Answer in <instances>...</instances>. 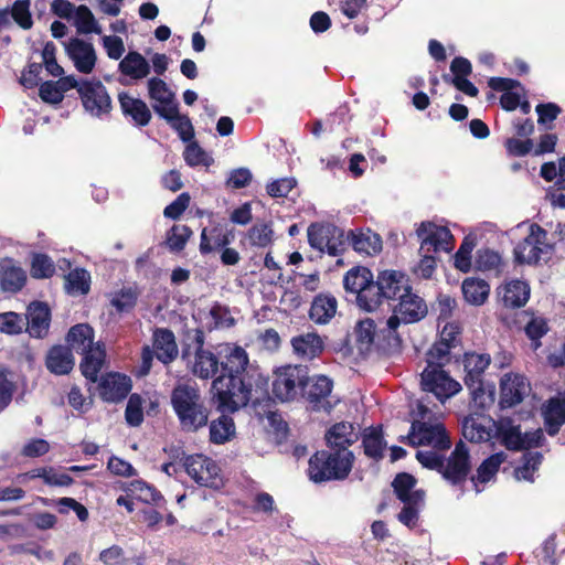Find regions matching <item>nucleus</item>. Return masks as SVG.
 Wrapping results in <instances>:
<instances>
[{
    "instance_id": "1",
    "label": "nucleus",
    "mask_w": 565,
    "mask_h": 565,
    "mask_svg": "<svg viewBox=\"0 0 565 565\" xmlns=\"http://www.w3.org/2000/svg\"><path fill=\"white\" fill-rule=\"evenodd\" d=\"M221 373L211 385L212 401L221 413L234 414L250 403V379L255 372L247 352L239 345L224 344L217 351Z\"/></svg>"
},
{
    "instance_id": "2",
    "label": "nucleus",
    "mask_w": 565,
    "mask_h": 565,
    "mask_svg": "<svg viewBox=\"0 0 565 565\" xmlns=\"http://www.w3.org/2000/svg\"><path fill=\"white\" fill-rule=\"evenodd\" d=\"M392 311L393 315L386 321V334L383 335L387 343L380 341L377 344L379 350L385 355H393L402 350L403 340L397 332L398 327L402 323L411 324L423 320L428 313V308L425 300L413 292L412 286H407Z\"/></svg>"
},
{
    "instance_id": "3",
    "label": "nucleus",
    "mask_w": 565,
    "mask_h": 565,
    "mask_svg": "<svg viewBox=\"0 0 565 565\" xmlns=\"http://www.w3.org/2000/svg\"><path fill=\"white\" fill-rule=\"evenodd\" d=\"M170 402L182 430L196 433L209 424L210 409L196 386L178 383L172 388Z\"/></svg>"
},
{
    "instance_id": "4",
    "label": "nucleus",
    "mask_w": 565,
    "mask_h": 565,
    "mask_svg": "<svg viewBox=\"0 0 565 565\" xmlns=\"http://www.w3.org/2000/svg\"><path fill=\"white\" fill-rule=\"evenodd\" d=\"M353 451L318 450L309 459V479L317 483L345 480L354 466Z\"/></svg>"
},
{
    "instance_id": "5",
    "label": "nucleus",
    "mask_w": 565,
    "mask_h": 565,
    "mask_svg": "<svg viewBox=\"0 0 565 565\" xmlns=\"http://www.w3.org/2000/svg\"><path fill=\"white\" fill-rule=\"evenodd\" d=\"M420 387L424 392L433 393L440 403H445L462 390L461 384L444 370V363L429 359L427 367L420 374Z\"/></svg>"
},
{
    "instance_id": "6",
    "label": "nucleus",
    "mask_w": 565,
    "mask_h": 565,
    "mask_svg": "<svg viewBox=\"0 0 565 565\" xmlns=\"http://www.w3.org/2000/svg\"><path fill=\"white\" fill-rule=\"evenodd\" d=\"M412 447L433 446L437 451L450 449L451 440L444 424H430L424 420H413L407 436L399 438Z\"/></svg>"
},
{
    "instance_id": "7",
    "label": "nucleus",
    "mask_w": 565,
    "mask_h": 565,
    "mask_svg": "<svg viewBox=\"0 0 565 565\" xmlns=\"http://www.w3.org/2000/svg\"><path fill=\"white\" fill-rule=\"evenodd\" d=\"M409 285L408 276L401 270L385 269L379 273L376 279L373 278L372 290L376 291L375 300L370 301V312L375 311L384 300H399V296L405 292Z\"/></svg>"
},
{
    "instance_id": "8",
    "label": "nucleus",
    "mask_w": 565,
    "mask_h": 565,
    "mask_svg": "<svg viewBox=\"0 0 565 565\" xmlns=\"http://www.w3.org/2000/svg\"><path fill=\"white\" fill-rule=\"evenodd\" d=\"M79 99L86 113L92 117L104 119L110 116L113 100L106 86L100 81L83 79Z\"/></svg>"
},
{
    "instance_id": "9",
    "label": "nucleus",
    "mask_w": 565,
    "mask_h": 565,
    "mask_svg": "<svg viewBox=\"0 0 565 565\" xmlns=\"http://www.w3.org/2000/svg\"><path fill=\"white\" fill-rule=\"evenodd\" d=\"M300 383V394L311 404L312 411H323L328 414L332 412L335 403H331L327 399L333 390L332 379L323 374L315 375L312 377H310L309 374H306L303 381Z\"/></svg>"
},
{
    "instance_id": "10",
    "label": "nucleus",
    "mask_w": 565,
    "mask_h": 565,
    "mask_svg": "<svg viewBox=\"0 0 565 565\" xmlns=\"http://www.w3.org/2000/svg\"><path fill=\"white\" fill-rule=\"evenodd\" d=\"M309 373L306 365H285L275 372L273 394L281 403L294 401L297 397V388H301L305 375Z\"/></svg>"
},
{
    "instance_id": "11",
    "label": "nucleus",
    "mask_w": 565,
    "mask_h": 565,
    "mask_svg": "<svg viewBox=\"0 0 565 565\" xmlns=\"http://www.w3.org/2000/svg\"><path fill=\"white\" fill-rule=\"evenodd\" d=\"M471 469L469 448L460 440L456 444L449 457H445L440 475L451 486H460L468 479Z\"/></svg>"
},
{
    "instance_id": "12",
    "label": "nucleus",
    "mask_w": 565,
    "mask_h": 565,
    "mask_svg": "<svg viewBox=\"0 0 565 565\" xmlns=\"http://www.w3.org/2000/svg\"><path fill=\"white\" fill-rule=\"evenodd\" d=\"M373 278L371 269L361 265L352 267L343 277L344 290L355 295L356 306L365 312H370L371 308L366 296L367 291H372Z\"/></svg>"
},
{
    "instance_id": "13",
    "label": "nucleus",
    "mask_w": 565,
    "mask_h": 565,
    "mask_svg": "<svg viewBox=\"0 0 565 565\" xmlns=\"http://www.w3.org/2000/svg\"><path fill=\"white\" fill-rule=\"evenodd\" d=\"M97 388L103 402L120 403L129 395L132 381L127 374L111 371L100 376Z\"/></svg>"
},
{
    "instance_id": "14",
    "label": "nucleus",
    "mask_w": 565,
    "mask_h": 565,
    "mask_svg": "<svg viewBox=\"0 0 565 565\" xmlns=\"http://www.w3.org/2000/svg\"><path fill=\"white\" fill-rule=\"evenodd\" d=\"M530 390L527 379L518 373H507L500 380V401L501 409L511 408L522 403Z\"/></svg>"
},
{
    "instance_id": "15",
    "label": "nucleus",
    "mask_w": 565,
    "mask_h": 565,
    "mask_svg": "<svg viewBox=\"0 0 565 565\" xmlns=\"http://www.w3.org/2000/svg\"><path fill=\"white\" fill-rule=\"evenodd\" d=\"M360 439V431L355 430L354 424L342 420L331 425L324 433L326 446L331 451H351L350 446Z\"/></svg>"
},
{
    "instance_id": "16",
    "label": "nucleus",
    "mask_w": 565,
    "mask_h": 565,
    "mask_svg": "<svg viewBox=\"0 0 565 565\" xmlns=\"http://www.w3.org/2000/svg\"><path fill=\"white\" fill-rule=\"evenodd\" d=\"M386 329L381 330L379 334H376V324L375 321L371 318H364L356 322L354 327V333H355V341L359 354L366 359L369 354L372 351L373 345L376 347V350L382 353L379 350V342L387 343V340H384L383 335L386 334Z\"/></svg>"
},
{
    "instance_id": "17",
    "label": "nucleus",
    "mask_w": 565,
    "mask_h": 565,
    "mask_svg": "<svg viewBox=\"0 0 565 565\" xmlns=\"http://www.w3.org/2000/svg\"><path fill=\"white\" fill-rule=\"evenodd\" d=\"M234 239V228H227L226 224L217 223L210 230L206 227L202 230L199 250L202 255H207L220 248L230 246Z\"/></svg>"
},
{
    "instance_id": "18",
    "label": "nucleus",
    "mask_w": 565,
    "mask_h": 565,
    "mask_svg": "<svg viewBox=\"0 0 565 565\" xmlns=\"http://www.w3.org/2000/svg\"><path fill=\"white\" fill-rule=\"evenodd\" d=\"M66 53L73 61L75 68L83 74L93 72L97 56L92 43L85 42L78 38L70 39L66 44Z\"/></svg>"
},
{
    "instance_id": "19",
    "label": "nucleus",
    "mask_w": 565,
    "mask_h": 565,
    "mask_svg": "<svg viewBox=\"0 0 565 565\" xmlns=\"http://www.w3.org/2000/svg\"><path fill=\"white\" fill-rule=\"evenodd\" d=\"M51 308L47 302L32 301L28 306V332L32 338L43 339L47 335L51 324Z\"/></svg>"
},
{
    "instance_id": "20",
    "label": "nucleus",
    "mask_w": 565,
    "mask_h": 565,
    "mask_svg": "<svg viewBox=\"0 0 565 565\" xmlns=\"http://www.w3.org/2000/svg\"><path fill=\"white\" fill-rule=\"evenodd\" d=\"M45 366L54 375H68L75 366V356L70 347L52 345L45 355Z\"/></svg>"
},
{
    "instance_id": "21",
    "label": "nucleus",
    "mask_w": 565,
    "mask_h": 565,
    "mask_svg": "<svg viewBox=\"0 0 565 565\" xmlns=\"http://www.w3.org/2000/svg\"><path fill=\"white\" fill-rule=\"evenodd\" d=\"M362 440V448L364 455L374 460L380 461L384 458V451L387 447V441L384 438L383 426H369L360 433Z\"/></svg>"
},
{
    "instance_id": "22",
    "label": "nucleus",
    "mask_w": 565,
    "mask_h": 565,
    "mask_svg": "<svg viewBox=\"0 0 565 565\" xmlns=\"http://www.w3.org/2000/svg\"><path fill=\"white\" fill-rule=\"evenodd\" d=\"M26 284V273L13 264V259L6 258L0 263V289L3 292L17 294Z\"/></svg>"
},
{
    "instance_id": "23",
    "label": "nucleus",
    "mask_w": 565,
    "mask_h": 565,
    "mask_svg": "<svg viewBox=\"0 0 565 565\" xmlns=\"http://www.w3.org/2000/svg\"><path fill=\"white\" fill-rule=\"evenodd\" d=\"M153 348L156 350V358L164 365L170 364L178 356L174 333L168 328H157L154 330Z\"/></svg>"
},
{
    "instance_id": "24",
    "label": "nucleus",
    "mask_w": 565,
    "mask_h": 565,
    "mask_svg": "<svg viewBox=\"0 0 565 565\" xmlns=\"http://www.w3.org/2000/svg\"><path fill=\"white\" fill-rule=\"evenodd\" d=\"M294 353L300 358L313 360L323 352L324 342L317 332L299 334L291 339Z\"/></svg>"
},
{
    "instance_id": "25",
    "label": "nucleus",
    "mask_w": 565,
    "mask_h": 565,
    "mask_svg": "<svg viewBox=\"0 0 565 565\" xmlns=\"http://www.w3.org/2000/svg\"><path fill=\"white\" fill-rule=\"evenodd\" d=\"M95 331L89 323H76L72 326L65 335V347L75 350L77 353H84L92 350L94 345Z\"/></svg>"
},
{
    "instance_id": "26",
    "label": "nucleus",
    "mask_w": 565,
    "mask_h": 565,
    "mask_svg": "<svg viewBox=\"0 0 565 565\" xmlns=\"http://www.w3.org/2000/svg\"><path fill=\"white\" fill-rule=\"evenodd\" d=\"M120 109L125 116L131 117L138 126H146L151 119L147 104L140 98H134L128 93L118 94Z\"/></svg>"
},
{
    "instance_id": "27",
    "label": "nucleus",
    "mask_w": 565,
    "mask_h": 565,
    "mask_svg": "<svg viewBox=\"0 0 565 565\" xmlns=\"http://www.w3.org/2000/svg\"><path fill=\"white\" fill-rule=\"evenodd\" d=\"M338 301L330 294L317 295L309 310V318L318 324H327L335 315Z\"/></svg>"
},
{
    "instance_id": "28",
    "label": "nucleus",
    "mask_w": 565,
    "mask_h": 565,
    "mask_svg": "<svg viewBox=\"0 0 565 565\" xmlns=\"http://www.w3.org/2000/svg\"><path fill=\"white\" fill-rule=\"evenodd\" d=\"M347 239L358 253L367 255L379 254L382 250V238L379 234L373 233L370 228L363 231H349Z\"/></svg>"
},
{
    "instance_id": "29",
    "label": "nucleus",
    "mask_w": 565,
    "mask_h": 565,
    "mask_svg": "<svg viewBox=\"0 0 565 565\" xmlns=\"http://www.w3.org/2000/svg\"><path fill=\"white\" fill-rule=\"evenodd\" d=\"M461 291L465 300L472 306H482L489 298L490 285L477 277H468L462 281Z\"/></svg>"
},
{
    "instance_id": "30",
    "label": "nucleus",
    "mask_w": 565,
    "mask_h": 565,
    "mask_svg": "<svg viewBox=\"0 0 565 565\" xmlns=\"http://www.w3.org/2000/svg\"><path fill=\"white\" fill-rule=\"evenodd\" d=\"M118 70L122 75L132 79H141L149 75L150 65L139 52L130 51L119 62Z\"/></svg>"
},
{
    "instance_id": "31",
    "label": "nucleus",
    "mask_w": 565,
    "mask_h": 565,
    "mask_svg": "<svg viewBox=\"0 0 565 565\" xmlns=\"http://www.w3.org/2000/svg\"><path fill=\"white\" fill-rule=\"evenodd\" d=\"M531 295L530 285L520 279H513L504 286L503 303L508 308L519 309L524 307Z\"/></svg>"
},
{
    "instance_id": "32",
    "label": "nucleus",
    "mask_w": 565,
    "mask_h": 565,
    "mask_svg": "<svg viewBox=\"0 0 565 565\" xmlns=\"http://www.w3.org/2000/svg\"><path fill=\"white\" fill-rule=\"evenodd\" d=\"M220 359L209 350H195L192 373L202 380L214 377L218 372Z\"/></svg>"
},
{
    "instance_id": "33",
    "label": "nucleus",
    "mask_w": 565,
    "mask_h": 565,
    "mask_svg": "<svg viewBox=\"0 0 565 565\" xmlns=\"http://www.w3.org/2000/svg\"><path fill=\"white\" fill-rule=\"evenodd\" d=\"M212 420L209 425L210 428V443L214 445H224L232 440L236 435L234 419L225 414Z\"/></svg>"
},
{
    "instance_id": "34",
    "label": "nucleus",
    "mask_w": 565,
    "mask_h": 565,
    "mask_svg": "<svg viewBox=\"0 0 565 565\" xmlns=\"http://www.w3.org/2000/svg\"><path fill=\"white\" fill-rule=\"evenodd\" d=\"M505 459V452L499 451L490 455L479 465V467L477 468V475L470 477V480L473 482L475 490L477 493L481 491L477 484V481L480 483H487L488 481H490L491 478L497 475L501 463H503Z\"/></svg>"
},
{
    "instance_id": "35",
    "label": "nucleus",
    "mask_w": 565,
    "mask_h": 565,
    "mask_svg": "<svg viewBox=\"0 0 565 565\" xmlns=\"http://www.w3.org/2000/svg\"><path fill=\"white\" fill-rule=\"evenodd\" d=\"M543 249L534 244L531 236H526L513 248V260L515 265H537L541 260Z\"/></svg>"
},
{
    "instance_id": "36",
    "label": "nucleus",
    "mask_w": 565,
    "mask_h": 565,
    "mask_svg": "<svg viewBox=\"0 0 565 565\" xmlns=\"http://www.w3.org/2000/svg\"><path fill=\"white\" fill-rule=\"evenodd\" d=\"M64 288L68 295H87L90 290V274L82 267L71 270L64 276Z\"/></svg>"
},
{
    "instance_id": "37",
    "label": "nucleus",
    "mask_w": 565,
    "mask_h": 565,
    "mask_svg": "<svg viewBox=\"0 0 565 565\" xmlns=\"http://www.w3.org/2000/svg\"><path fill=\"white\" fill-rule=\"evenodd\" d=\"M81 354L83 355L79 363L82 375L90 383L98 382L100 379L98 377V374L102 371L106 360L97 356L92 350Z\"/></svg>"
},
{
    "instance_id": "38",
    "label": "nucleus",
    "mask_w": 565,
    "mask_h": 565,
    "mask_svg": "<svg viewBox=\"0 0 565 565\" xmlns=\"http://www.w3.org/2000/svg\"><path fill=\"white\" fill-rule=\"evenodd\" d=\"M477 237L472 234L466 235L454 256V265L461 273L471 270V252L476 247Z\"/></svg>"
},
{
    "instance_id": "39",
    "label": "nucleus",
    "mask_w": 565,
    "mask_h": 565,
    "mask_svg": "<svg viewBox=\"0 0 565 565\" xmlns=\"http://www.w3.org/2000/svg\"><path fill=\"white\" fill-rule=\"evenodd\" d=\"M139 292L131 287H124L116 291L111 299L110 305L120 315L131 312L137 306Z\"/></svg>"
},
{
    "instance_id": "40",
    "label": "nucleus",
    "mask_w": 565,
    "mask_h": 565,
    "mask_svg": "<svg viewBox=\"0 0 565 565\" xmlns=\"http://www.w3.org/2000/svg\"><path fill=\"white\" fill-rule=\"evenodd\" d=\"M127 490L134 493H139L137 499L145 503L159 504L160 501H164L161 492L153 484L148 483L142 479L132 480Z\"/></svg>"
},
{
    "instance_id": "41",
    "label": "nucleus",
    "mask_w": 565,
    "mask_h": 565,
    "mask_svg": "<svg viewBox=\"0 0 565 565\" xmlns=\"http://www.w3.org/2000/svg\"><path fill=\"white\" fill-rule=\"evenodd\" d=\"M55 274V265L52 258L44 253H33L31 258L30 275L34 279H47Z\"/></svg>"
},
{
    "instance_id": "42",
    "label": "nucleus",
    "mask_w": 565,
    "mask_h": 565,
    "mask_svg": "<svg viewBox=\"0 0 565 565\" xmlns=\"http://www.w3.org/2000/svg\"><path fill=\"white\" fill-rule=\"evenodd\" d=\"M203 455L195 454L190 455L185 458L183 462V468L185 472L198 483L200 487H207L212 489H220L221 484L218 482L210 481L209 479H204L202 476V469H200V463H202Z\"/></svg>"
},
{
    "instance_id": "43",
    "label": "nucleus",
    "mask_w": 565,
    "mask_h": 565,
    "mask_svg": "<svg viewBox=\"0 0 565 565\" xmlns=\"http://www.w3.org/2000/svg\"><path fill=\"white\" fill-rule=\"evenodd\" d=\"M447 239L455 241L451 232L445 226H436L434 231H430L428 235H426L420 245V249L425 245H429L433 247L434 252L444 250L445 253H450L452 250V246H445L444 242Z\"/></svg>"
},
{
    "instance_id": "44",
    "label": "nucleus",
    "mask_w": 565,
    "mask_h": 565,
    "mask_svg": "<svg viewBox=\"0 0 565 565\" xmlns=\"http://www.w3.org/2000/svg\"><path fill=\"white\" fill-rule=\"evenodd\" d=\"M75 25L79 33H97L102 32L94 14L85 4L78 6L74 11Z\"/></svg>"
},
{
    "instance_id": "45",
    "label": "nucleus",
    "mask_w": 565,
    "mask_h": 565,
    "mask_svg": "<svg viewBox=\"0 0 565 565\" xmlns=\"http://www.w3.org/2000/svg\"><path fill=\"white\" fill-rule=\"evenodd\" d=\"M193 234L188 225H172L167 233L166 244L170 252L180 253L184 249L186 242Z\"/></svg>"
},
{
    "instance_id": "46",
    "label": "nucleus",
    "mask_w": 565,
    "mask_h": 565,
    "mask_svg": "<svg viewBox=\"0 0 565 565\" xmlns=\"http://www.w3.org/2000/svg\"><path fill=\"white\" fill-rule=\"evenodd\" d=\"M143 398L138 393L130 394L125 409L128 426L139 427L143 422Z\"/></svg>"
},
{
    "instance_id": "47",
    "label": "nucleus",
    "mask_w": 565,
    "mask_h": 565,
    "mask_svg": "<svg viewBox=\"0 0 565 565\" xmlns=\"http://www.w3.org/2000/svg\"><path fill=\"white\" fill-rule=\"evenodd\" d=\"M565 392L546 399L541 407L542 417H548L564 424Z\"/></svg>"
},
{
    "instance_id": "48",
    "label": "nucleus",
    "mask_w": 565,
    "mask_h": 565,
    "mask_svg": "<svg viewBox=\"0 0 565 565\" xmlns=\"http://www.w3.org/2000/svg\"><path fill=\"white\" fill-rule=\"evenodd\" d=\"M30 6V0H15L9 9L13 21L23 30H30L33 26Z\"/></svg>"
},
{
    "instance_id": "49",
    "label": "nucleus",
    "mask_w": 565,
    "mask_h": 565,
    "mask_svg": "<svg viewBox=\"0 0 565 565\" xmlns=\"http://www.w3.org/2000/svg\"><path fill=\"white\" fill-rule=\"evenodd\" d=\"M183 157L190 167H210L214 162L213 158L200 147V143H186Z\"/></svg>"
},
{
    "instance_id": "50",
    "label": "nucleus",
    "mask_w": 565,
    "mask_h": 565,
    "mask_svg": "<svg viewBox=\"0 0 565 565\" xmlns=\"http://www.w3.org/2000/svg\"><path fill=\"white\" fill-rule=\"evenodd\" d=\"M501 263L502 258L498 252L490 248H480L476 253L475 269L479 271L498 269Z\"/></svg>"
},
{
    "instance_id": "51",
    "label": "nucleus",
    "mask_w": 565,
    "mask_h": 565,
    "mask_svg": "<svg viewBox=\"0 0 565 565\" xmlns=\"http://www.w3.org/2000/svg\"><path fill=\"white\" fill-rule=\"evenodd\" d=\"M465 371H471L476 375H482L491 363L488 353L466 352L462 358Z\"/></svg>"
},
{
    "instance_id": "52",
    "label": "nucleus",
    "mask_w": 565,
    "mask_h": 565,
    "mask_svg": "<svg viewBox=\"0 0 565 565\" xmlns=\"http://www.w3.org/2000/svg\"><path fill=\"white\" fill-rule=\"evenodd\" d=\"M537 124L546 130L553 128L554 120L562 113V108L555 103H541L536 105Z\"/></svg>"
},
{
    "instance_id": "53",
    "label": "nucleus",
    "mask_w": 565,
    "mask_h": 565,
    "mask_svg": "<svg viewBox=\"0 0 565 565\" xmlns=\"http://www.w3.org/2000/svg\"><path fill=\"white\" fill-rule=\"evenodd\" d=\"M545 436L542 428H537L533 431H525L522 434L521 443L508 445V450L511 451H523L529 450L530 448H539L542 447L545 443Z\"/></svg>"
},
{
    "instance_id": "54",
    "label": "nucleus",
    "mask_w": 565,
    "mask_h": 565,
    "mask_svg": "<svg viewBox=\"0 0 565 565\" xmlns=\"http://www.w3.org/2000/svg\"><path fill=\"white\" fill-rule=\"evenodd\" d=\"M274 231L268 223L255 224L248 230L250 244L257 247H267L273 243Z\"/></svg>"
},
{
    "instance_id": "55",
    "label": "nucleus",
    "mask_w": 565,
    "mask_h": 565,
    "mask_svg": "<svg viewBox=\"0 0 565 565\" xmlns=\"http://www.w3.org/2000/svg\"><path fill=\"white\" fill-rule=\"evenodd\" d=\"M417 484V479L408 473V472H398L393 481H392V488L394 491V494L398 500H403V498L411 492L415 486Z\"/></svg>"
},
{
    "instance_id": "56",
    "label": "nucleus",
    "mask_w": 565,
    "mask_h": 565,
    "mask_svg": "<svg viewBox=\"0 0 565 565\" xmlns=\"http://www.w3.org/2000/svg\"><path fill=\"white\" fill-rule=\"evenodd\" d=\"M22 318L14 311L0 313V332L9 335L22 333Z\"/></svg>"
},
{
    "instance_id": "57",
    "label": "nucleus",
    "mask_w": 565,
    "mask_h": 565,
    "mask_svg": "<svg viewBox=\"0 0 565 565\" xmlns=\"http://www.w3.org/2000/svg\"><path fill=\"white\" fill-rule=\"evenodd\" d=\"M190 201V194L188 192H182L177 196L174 201L164 207L163 216L172 221L179 220L189 207Z\"/></svg>"
},
{
    "instance_id": "58",
    "label": "nucleus",
    "mask_w": 565,
    "mask_h": 565,
    "mask_svg": "<svg viewBox=\"0 0 565 565\" xmlns=\"http://www.w3.org/2000/svg\"><path fill=\"white\" fill-rule=\"evenodd\" d=\"M148 89L150 98L158 103L171 102L174 97L167 83L158 77H152L148 81Z\"/></svg>"
},
{
    "instance_id": "59",
    "label": "nucleus",
    "mask_w": 565,
    "mask_h": 565,
    "mask_svg": "<svg viewBox=\"0 0 565 565\" xmlns=\"http://www.w3.org/2000/svg\"><path fill=\"white\" fill-rule=\"evenodd\" d=\"M418 462L428 470L440 473L445 456L434 450H417L415 455Z\"/></svg>"
},
{
    "instance_id": "60",
    "label": "nucleus",
    "mask_w": 565,
    "mask_h": 565,
    "mask_svg": "<svg viewBox=\"0 0 565 565\" xmlns=\"http://www.w3.org/2000/svg\"><path fill=\"white\" fill-rule=\"evenodd\" d=\"M296 185L295 178H280L269 182L266 192L271 198H286Z\"/></svg>"
},
{
    "instance_id": "61",
    "label": "nucleus",
    "mask_w": 565,
    "mask_h": 565,
    "mask_svg": "<svg viewBox=\"0 0 565 565\" xmlns=\"http://www.w3.org/2000/svg\"><path fill=\"white\" fill-rule=\"evenodd\" d=\"M252 180L253 173L248 168H236L230 171L226 185L234 190H241L247 188Z\"/></svg>"
},
{
    "instance_id": "62",
    "label": "nucleus",
    "mask_w": 565,
    "mask_h": 565,
    "mask_svg": "<svg viewBox=\"0 0 565 565\" xmlns=\"http://www.w3.org/2000/svg\"><path fill=\"white\" fill-rule=\"evenodd\" d=\"M349 119L348 109L345 107H339L324 120V131L335 132L347 130Z\"/></svg>"
},
{
    "instance_id": "63",
    "label": "nucleus",
    "mask_w": 565,
    "mask_h": 565,
    "mask_svg": "<svg viewBox=\"0 0 565 565\" xmlns=\"http://www.w3.org/2000/svg\"><path fill=\"white\" fill-rule=\"evenodd\" d=\"M550 331L547 320L543 317H532L524 327V332L531 341L541 340Z\"/></svg>"
},
{
    "instance_id": "64",
    "label": "nucleus",
    "mask_w": 565,
    "mask_h": 565,
    "mask_svg": "<svg viewBox=\"0 0 565 565\" xmlns=\"http://www.w3.org/2000/svg\"><path fill=\"white\" fill-rule=\"evenodd\" d=\"M108 470L119 477H135L137 476V470L132 467V465L115 455H113L107 462Z\"/></svg>"
}]
</instances>
